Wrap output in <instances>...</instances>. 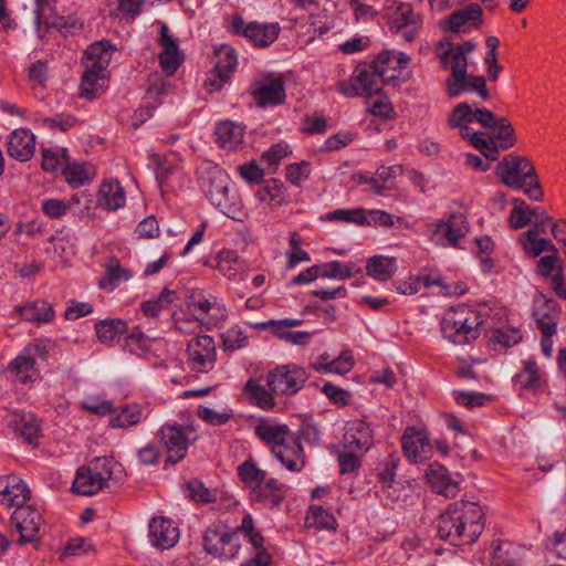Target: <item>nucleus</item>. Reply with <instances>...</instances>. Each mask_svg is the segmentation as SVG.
I'll use <instances>...</instances> for the list:
<instances>
[{
	"mask_svg": "<svg viewBox=\"0 0 566 566\" xmlns=\"http://www.w3.org/2000/svg\"><path fill=\"white\" fill-rule=\"evenodd\" d=\"M447 123L490 160H496L500 150L513 147L516 140L507 118L497 117L491 111L468 102L457 104Z\"/></svg>",
	"mask_w": 566,
	"mask_h": 566,
	"instance_id": "nucleus-1",
	"label": "nucleus"
},
{
	"mask_svg": "<svg viewBox=\"0 0 566 566\" xmlns=\"http://www.w3.org/2000/svg\"><path fill=\"white\" fill-rule=\"evenodd\" d=\"M437 530L440 538L452 545L472 544L484 530V512L474 502H454L440 515Z\"/></svg>",
	"mask_w": 566,
	"mask_h": 566,
	"instance_id": "nucleus-2",
	"label": "nucleus"
},
{
	"mask_svg": "<svg viewBox=\"0 0 566 566\" xmlns=\"http://www.w3.org/2000/svg\"><path fill=\"white\" fill-rule=\"evenodd\" d=\"M199 184L209 202L227 217L235 221H244L248 212L244 209L238 189L230 176L219 166L209 165L199 171Z\"/></svg>",
	"mask_w": 566,
	"mask_h": 566,
	"instance_id": "nucleus-3",
	"label": "nucleus"
},
{
	"mask_svg": "<svg viewBox=\"0 0 566 566\" xmlns=\"http://www.w3.org/2000/svg\"><path fill=\"white\" fill-rule=\"evenodd\" d=\"M254 434L268 447L274 458L289 471L300 472L305 465L302 443L284 423L262 418L254 427Z\"/></svg>",
	"mask_w": 566,
	"mask_h": 566,
	"instance_id": "nucleus-4",
	"label": "nucleus"
},
{
	"mask_svg": "<svg viewBox=\"0 0 566 566\" xmlns=\"http://www.w3.org/2000/svg\"><path fill=\"white\" fill-rule=\"evenodd\" d=\"M157 437L166 450L167 461L176 464L186 458L190 443L197 439V433L191 423L168 422L160 427Z\"/></svg>",
	"mask_w": 566,
	"mask_h": 566,
	"instance_id": "nucleus-5",
	"label": "nucleus"
},
{
	"mask_svg": "<svg viewBox=\"0 0 566 566\" xmlns=\"http://www.w3.org/2000/svg\"><path fill=\"white\" fill-rule=\"evenodd\" d=\"M384 85H387L385 77L370 63L357 65L348 82L340 83L338 88L347 97L364 96L370 99L382 92Z\"/></svg>",
	"mask_w": 566,
	"mask_h": 566,
	"instance_id": "nucleus-6",
	"label": "nucleus"
},
{
	"mask_svg": "<svg viewBox=\"0 0 566 566\" xmlns=\"http://www.w3.org/2000/svg\"><path fill=\"white\" fill-rule=\"evenodd\" d=\"M240 547L237 527L231 528L223 522L217 521L205 531L203 549L209 555L230 559L238 555Z\"/></svg>",
	"mask_w": 566,
	"mask_h": 566,
	"instance_id": "nucleus-7",
	"label": "nucleus"
},
{
	"mask_svg": "<svg viewBox=\"0 0 566 566\" xmlns=\"http://www.w3.org/2000/svg\"><path fill=\"white\" fill-rule=\"evenodd\" d=\"M308 379L306 369L296 364L275 367L266 375V385L279 396H293L298 392Z\"/></svg>",
	"mask_w": 566,
	"mask_h": 566,
	"instance_id": "nucleus-8",
	"label": "nucleus"
},
{
	"mask_svg": "<svg viewBox=\"0 0 566 566\" xmlns=\"http://www.w3.org/2000/svg\"><path fill=\"white\" fill-rule=\"evenodd\" d=\"M495 174L505 186L521 189L527 185V180L534 177L536 171L528 158L507 155L497 164Z\"/></svg>",
	"mask_w": 566,
	"mask_h": 566,
	"instance_id": "nucleus-9",
	"label": "nucleus"
},
{
	"mask_svg": "<svg viewBox=\"0 0 566 566\" xmlns=\"http://www.w3.org/2000/svg\"><path fill=\"white\" fill-rule=\"evenodd\" d=\"M410 62V56L403 52L396 50H385L380 52L376 60L371 63L384 77L387 85H396L398 81L407 82L410 73L402 74Z\"/></svg>",
	"mask_w": 566,
	"mask_h": 566,
	"instance_id": "nucleus-10",
	"label": "nucleus"
},
{
	"mask_svg": "<svg viewBox=\"0 0 566 566\" xmlns=\"http://www.w3.org/2000/svg\"><path fill=\"white\" fill-rule=\"evenodd\" d=\"M251 95L260 107L281 105L286 98L285 82L279 74H269L252 85Z\"/></svg>",
	"mask_w": 566,
	"mask_h": 566,
	"instance_id": "nucleus-11",
	"label": "nucleus"
},
{
	"mask_svg": "<svg viewBox=\"0 0 566 566\" xmlns=\"http://www.w3.org/2000/svg\"><path fill=\"white\" fill-rule=\"evenodd\" d=\"M188 366L197 373H208L216 364V344L212 337L203 335L192 338L187 346Z\"/></svg>",
	"mask_w": 566,
	"mask_h": 566,
	"instance_id": "nucleus-12",
	"label": "nucleus"
},
{
	"mask_svg": "<svg viewBox=\"0 0 566 566\" xmlns=\"http://www.w3.org/2000/svg\"><path fill=\"white\" fill-rule=\"evenodd\" d=\"M302 322L303 321H262L255 323L252 327L268 331L277 338L292 345L304 346L311 343L315 332L294 331L293 327L300 325Z\"/></svg>",
	"mask_w": 566,
	"mask_h": 566,
	"instance_id": "nucleus-13",
	"label": "nucleus"
},
{
	"mask_svg": "<svg viewBox=\"0 0 566 566\" xmlns=\"http://www.w3.org/2000/svg\"><path fill=\"white\" fill-rule=\"evenodd\" d=\"M468 230L465 217L455 213L436 224L431 239L443 247H458L460 239L468 233Z\"/></svg>",
	"mask_w": 566,
	"mask_h": 566,
	"instance_id": "nucleus-14",
	"label": "nucleus"
},
{
	"mask_svg": "<svg viewBox=\"0 0 566 566\" xmlns=\"http://www.w3.org/2000/svg\"><path fill=\"white\" fill-rule=\"evenodd\" d=\"M11 520L20 533V543L35 541L43 524L41 513L30 504L18 506L11 515Z\"/></svg>",
	"mask_w": 566,
	"mask_h": 566,
	"instance_id": "nucleus-15",
	"label": "nucleus"
},
{
	"mask_svg": "<svg viewBox=\"0 0 566 566\" xmlns=\"http://www.w3.org/2000/svg\"><path fill=\"white\" fill-rule=\"evenodd\" d=\"M441 64L450 66L451 74L446 78L447 94L450 98L460 96V83L465 80L468 74V61L463 53H450L444 51L440 54Z\"/></svg>",
	"mask_w": 566,
	"mask_h": 566,
	"instance_id": "nucleus-16",
	"label": "nucleus"
},
{
	"mask_svg": "<svg viewBox=\"0 0 566 566\" xmlns=\"http://www.w3.org/2000/svg\"><path fill=\"white\" fill-rule=\"evenodd\" d=\"M40 348L36 345H29L9 364L8 371L11 373L18 381L27 384L34 381L39 377L36 368V357Z\"/></svg>",
	"mask_w": 566,
	"mask_h": 566,
	"instance_id": "nucleus-17",
	"label": "nucleus"
},
{
	"mask_svg": "<svg viewBox=\"0 0 566 566\" xmlns=\"http://www.w3.org/2000/svg\"><path fill=\"white\" fill-rule=\"evenodd\" d=\"M374 443L373 429L361 419H354L346 423L343 446L350 451L365 452Z\"/></svg>",
	"mask_w": 566,
	"mask_h": 566,
	"instance_id": "nucleus-18",
	"label": "nucleus"
},
{
	"mask_svg": "<svg viewBox=\"0 0 566 566\" xmlns=\"http://www.w3.org/2000/svg\"><path fill=\"white\" fill-rule=\"evenodd\" d=\"M30 489L22 479L14 474L0 476V503L12 507L25 505L30 499Z\"/></svg>",
	"mask_w": 566,
	"mask_h": 566,
	"instance_id": "nucleus-19",
	"label": "nucleus"
},
{
	"mask_svg": "<svg viewBox=\"0 0 566 566\" xmlns=\"http://www.w3.org/2000/svg\"><path fill=\"white\" fill-rule=\"evenodd\" d=\"M148 538L158 549H169L179 539V531L172 521L166 517H154L149 523Z\"/></svg>",
	"mask_w": 566,
	"mask_h": 566,
	"instance_id": "nucleus-20",
	"label": "nucleus"
},
{
	"mask_svg": "<svg viewBox=\"0 0 566 566\" xmlns=\"http://www.w3.org/2000/svg\"><path fill=\"white\" fill-rule=\"evenodd\" d=\"M401 444L405 455L415 462L427 460L431 453V444L426 432L413 427L405 430Z\"/></svg>",
	"mask_w": 566,
	"mask_h": 566,
	"instance_id": "nucleus-21",
	"label": "nucleus"
},
{
	"mask_svg": "<svg viewBox=\"0 0 566 566\" xmlns=\"http://www.w3.org/2000/svg\"><path fill=\"white\" fill-rule=\"evenodd\" d=\"M159 44L161 46L159 54L160 66L166 75L171 76L182 63L184 57L179 52L178 41L172 38L168 27L165 24L160 29Z\"/></svg>",
	"mask_w": 566,
	"mask_h": 566,
	"instance_id": "nucleus-22",
	"label": "nucleus"
},
{
	"mask_svg": "<svg viewBox=\"0 0 566 566\" xmlns=\"http://www.w3.org/2000/svg\"><path fill=\"white\" fill-rule=\"evenodd\" d=\"M35 151V136L28 128H18L8 137L7 153L11 158L25 163L30 160Z\"/></svg>",
	"mask_w": 566,
	"mask_h": 566,
	"instance_id": "nucleus-23",
	"label": "nucleus"
},
{
	"mask_svg": "<svg viewBox=\"0 0 566 566\" xmlns=\"http://www.w3.org/2000/svg\"><path fill=\"white\" fill-rule=\"evenodd\" d=\"M426 478L430 488L440 495L446 497L457 496L460 488L459 482L454 480L447 468L433 462L429 464L426 471Z\"/></svg>",
	"mask_w": 566,
	"mask_h": 566,
	"instance_id": "nucleus-24",
	"label": "nucleus"
},
{
	"mask_svg": "<svg viewBox=\"0 0 566 566\" xmlns=\"http://www.w3.org/2000/svg\"><path fill=\"white\" fill-rule=\"evenodd\" d=\"M441 321L440 328L444 338L457 345H464L478 338L480 321Z\"/></svg>",
	"mask_w": 566,
	"mask_h": 566,
	"instance_id": "nucleus-25",
	"label": "nucleus"
},
{
	"mask_svg": "<svg viewBox=\"0 0 566 566\" xmlns=\"http://www.w3.org/2000/svg\"><path fill=\"white\" fill-rule=\"evenodd\" d=\"M419 287H440V294L444 296H460L467 293L468 286L463 282L447 283L439 270L423 269L417 276Z\"/></svg>",
	"mask_w": 566,
	"mask_h": 566,
	"instance_id": "nucleus-26",
	"label": "nucleus"
},
{
	"mask_svg": "<svg viewBox=\"0 0 566 566\" xmlns=\"http://www.w3.org/2000/svg\"><path fill=\"white\" fill-rule=\"evenodd\" d=\"M125 202L126 195L124 188L117 180H105L102 182L96 198L97 207L107 211H116L123 208Z\"/></svg>",
	"mask_w": 566,
	"mask_h": 566,
	"instance_id": "nucleus-27",
	"label": "nucleus"
},
{
	"mask_svg": "<svg viewBox=\"0 0 566 566\" xmlns=\"http://www.w3.org/2000/svg\"><path fill=\"white\" fill-rule=\"evenodd\" d=\"M286 496L285 484L279 482L275 478H269V481L256 491L253 502L263 504L265 507L275 509L282 504Z\"/></svg>",
	"mask_w": 566,
	"mask_h": 566,
	"instance_id": "nucleus-28",
	"label": "nucleus"
},
{
	"mask_svg": "<svg viewBox=\"0 0 566 566\" xmlns=\"http://www.w3.org/2000/svg\"><path fill=\"white\" fill-rule=\"evenodd\" d=\"M279 33V23L261 24L258 22H251L243 30V35L248 38L254 45L261 48L273 43L277 39Z\"/></svg>",
	"mask_w": 566,
	"mask_h": 566,
	"instance_id": "nucleus-29",
	"label": "nucleus"
},
{
	"mask_svg": "<svg viewBox=\"0 0 566 566\" xmlns=\"http://www.w3.org/2000/svg\"><path fill=\"white\" fill-rule=\"evenodd\" d=\"M217 143L224 149H237L242 144L244 128L232 120L219 123L216 127Z\"/></svg>",
	"mask_w": 566,
	"mask_h": 566,
	"instance_id": "nucleus-30",
	"label": "nucleus"
},
{
	"mask_svg": "<svg viewBox=\"0 0 566 566\" xmlns=\"http://www.w3.org/2000/svg\"><path fill=\"white\" fill-rule=\"evenodd\" d=\"M10 423L14 432L29 443L40 436V422L32 412L13 413Z\"/></svg>",
	"mask_w": 566,
	"mask_h": 566,
	"instance_id": "nucleus-31",
	"label": "nucleus"
},
{
	"mask_svg": "<svg viewBox=\"0 0 566 566\" xmlns=\"http://www.w3.org/2000/svg\"><path fill=\"white\" fill-rule=\"evenodd\" d=\"M72 489L81 495H94L103 490L104 485L98 479V473L90 464L77 470Z\"/></svg>",
	"mask_w": 566,
	"mask_h": 566,
	"instance_id": "nucleus-32",
	"label": "nucleus"
},
{
	"mask_svg": "<svg viewBox=\"0 0 566 566\" xmlns=\"http://www.w3.org/2000/svg\"><path fill=\"white\" fill-rule=\"evenodd\" d=\"M397 271V260L392 256L374 255L367 260L366 273L371 279L386 282Z\"/></svg>",
	"mask_w": 566,
	"mask_h": 566,
	"instance_id": "nucleus-33",
	"label": "nucleus"
},
{
	"mask_svg": "<svg viewBox=\"0 0 566 566\" xmlns=\"http://www.w3.org/2000/svg\"><path fill=\"white\" fill-rule=\"evenodd\" d=\"M181 300V291L165 287L158 297L144 302L142 304V310L145 315L157 316L164 310H167L172 305L177 306Z\"/></svg>",
	"mask_w": 566,
	"mask_h": 566,
	"instance_id": "nucleus-34",
	"label": "nucleus"
},
{
	"mask_svg": "<svg viewBox=\"0 0 566 566\" xmlns=\"http://www.w3.org/2000/svg\"><path fill=\"white\" fill-rule=\"evenodd\" d=\"M112 45L107 41L91 44L85 51V66L96 69L97 72H106L112 60Z\"/></svg>",
	"mask_w": 566,
	"mask_h": 566,
	"instance_id": "nucleus-35",
	"label": "nucleus"
},
{
	"mask_svg": "<svg viewBox=\"0 0 566 566\" xmlns=\"http://www.w3.org/2000/svg\"><path fill=\"white\" fill-rule=\"evenodd\" d=\"M515 381L522 389L543 390V375L534 358L523 361V368L515 375Z\"/></svg>",
	"mask_w": 566,
	"mask_h": 566,
	"instance_id": "nucleus-36",
	"label": "nucleus"
},
{
	"mask_svg": "<svg viewBox=\"0 0 566 566\" xmlns=\"http://www.w3.org/2000/svg\"><path fill=\"white\" fill-rule=\"evenodd\" d=\"M91 465L94 471L98 473V479L104 488H109V482H118L124 478L123 465L113 458H96L91 462Z\"/></svg>",
	"mask_w": 566,
	"mask_h": 566,
	"instance_id": "nucleus-37",
	"label": "nucleus"
},
{
	"mask_svg": "<svg viewBox=\"0 0 566 566\" xmlns=\"http://www.w3.org/2000/svg\"><path fill=\"white\" fill-rule=\"evenodd\" d=\"M482 14V8L478 3H471L450 14L448 30L453 33H458L461 31L462 27L469 23L476 25L481 22Z\"/></svg>",
	"mask_w": 566,
	"mask_h": 566,
	"instance_id": "nucleus-38",
	"label": "nucleus"
},
{
	"mask_svg": "<svg viewBox=\"0 0 566 566\" xmlns=\"http://www.w3.org/2000/svg\"><path fill=\"white\" fill-rule=\"evenodd\" d=\"M219 272L229 280L241 277L244 272V262L233 250H222L217 256Z\"/></svg>",
	"mask_w": 566,
	"mask_h": 566,
	"instance_id": "nucleus-39",
	"label": "nucleus"
},
{
	"mask_svg": "<svg viewBox=\"0 0 566 566\" xmlns=\"http://www.w3.org/2000/svg\"><path fill=\"white\" fill-rule=\"evenodd\" d=\"M133 276V273L120 266L119 262L115 258H111L106 262V273L99 280L98 286L102 290H114L122 282L128 281Z\"/></svg>",
	"mask_w": 566,
	"mask_h": 566,
	"instance_id": "nucleus-40",
	"label": "nucleus"
},
{
	"mask_svg": "<svg viewBox=\"0 0 566 566\" xmlns=\"http://www.w3.org/2000/svg\"><path fill=\"white\" fill-rule=\"evenodd\" d=\"M492 557L496 566H517L520 548L511 542L496 541L492 544Z\"/></svg>",
	"mask_w": 566,
	"mask_h": 566,
	"instance_id": "nucleus-41",
	"label": "nucleus"
},
{
	"mask_svg": "<svg viewBox=\"0 0 566 566\" xmlns=\"http://www.w3.org/2000/svg\"><path fill=\"white\" fill-rule=\"evenodd\" d=\"M143 420V408L142 406L126 405L120 407L114 416L109 419V426L112 428L126 429L139 424Z\"/></svg>",
	"mask_w": 566,
	"mask_h": 566,
	"instance_id": "nucleus-42",
	"label": "nucleus"
},
{
	"mask_svg": "<svg viewBox=\"0 0 566 566\" xmlns=\"http://www.w3.org/2000/svg\"><path fill=\"white\" fill-rule=\"evenodd\" d=\"M86 71L81 81V95L86 98H95L104 91L106 72H97L96 69L85 66Z\"/></svg>",
	"mask_w": 566,
	"mask_h": 566,
	"instance_id": "nucleus-43",
	"label": "nucleus"
},
{
	"mask_svg": "<svg viewBox=\"0 0 566 566\" xmlns=\"http://www.w3.org/2000/svg\"><path fill=\"white\" fill-rule=\"evenodd\" d=\"M63 175L72 187H81L88 184L94 177V168L90 164L70 163L67 160Z\"/></svg>",
	"mask_w": 566,
	"mask_h": 566,
	"instance_id": "nucleus-44",
	"label": "nucleus"
},
{
	"mask_svg": "<svg viewBox=\"0 0 566 566\" xmlns=\"http://www.w3.org/2000/svg\"><path fill=\"white\" fill-rule=\"evenodd\" d=\"M523 251L527 256L537 258L544 251L557 253L556 247L548 240L534 237L533 232H523L518 239Z\"/></svg>",
	"mask_w": 566,
	"mask_h": 566,
	"instance_id": "nucleus-45",
	"label": "nucleus"
},
{
	"mask_svg": "<svg viewBox=\"0 0 566 566\" xmlns=\"http://www.w3.org/2000/svg\"><path fill=\"white\" fill-rule=\"evenodd\" d=\"M181 296L185 298L189 308H193L200 314H209L210 311H214L217 308L219 314L223 316V313H221V307L216 303L214 297H207L202 291H181Z\"/></svg>",
	"mask_w": 566,
	"mask_h": 566,
	"instance_id": "nucleus-46",
	"label": "nucleus"
},
{
	"mask_svg": "<svg viewBox=\"0 0 566 566\" xmlns=\"http://www.w3.org/2000/svg\"><path fill=\"white\" fill-rule=\"evenodd\" d=\"M255 196L261 202L275 208L285 201V188L281 182L273 179L260 187Z\"/></svg>",
	"mask_w": 566,
	"mask_h": 566,
	"instance_id": "nucleus-47",
	"label": "nucleus"
},
{
	"mask_svg": "<svg viewBox=\"0 0 566 566\" xmlns=\"http://www.w3.org/2000/svg\"><path fill=\"white\" fill-rule=\"evenodd\" d=\"M95 331L102 343L111 344L127 333L126 321H97Z\"/></svg>",
	"mask_w": 566,
	"mask_h": 566,
	"instance_id": "nucleus-48",
	"label": "nucleus"
},
{
	"mask_svg": "<svg viewBox=\"0 0 566 566\" xmlns=\"http://www.w3.org/2000/svg\"><path fill=\"white\" fill-rule=\"evenodd\" d=\"M306 525L316 530H336L335 516L323 506L313 505L306 515Z\"/></svg>",
	"mask_w": 566,
	"mask_h": 566,
	"instance_id": "nucleus-49",
	"label": "nucleus"
},
{
	"mask_svg": "<svg viewBox=\"0 0 566 566\" xmlns=\"http://www.w3.org/2000/svg\"><path fill=\"white\" fill-rule=\"evenodd\" d=\"M359 272L360 268L355 263L332 261L321 264V277L345 280Z\"/></svg>",
	"mask_w": 566,
	"mask_h": 566,
	"instance_id": "nucleus-50",
	"label": "nucleus"
},
{
	"mask_svg": "<svg viewBox=\"0 0 566 566\" xmlns=\"http://www.w3.org/2000/svg\"><path fill=\"white\" fill-rule=\"evenodd\" d=\"M245 394L260 408L269 410L274 407V399L271 389H266L254 379L248 380L244 387Z\"/></svg>",
	"mask_w": 566,
	"mask_h": 566,
	"instance_id": "nucleus-51",
	"label": "nucleus"
},
{
	"mask_svg": "<svg viewBox=\"0 0 566 566\" xmlns=\"http://www.w3.org/2000/svg\"><path fill=\"white\" fill-rule=\"evenodd\" d=\"M514 208L511 210L509 222L512 229L518 230L531 223L534 212H537L539 207L531 208L522 199H515Z\"/></svg>",
	"mask_w": 566,
	"mask_h": 566,
	"instance_id": "nucleus-52",
	"label": "nucleus"
},
{
	"mask_svg": "<svg viewBox=\"0 0 566 566\" xmlns=\"http://www.w3.org/2000/svg\"><path fill=\"white\" fill-rule=\"evenodd\" d=\"M15 313L24 318H53L54 316L52 305L45 300L18 305Z\"/></svg>",
	"mask_w": 566,
	"mask_h": 566,
	"instance_id": "nucleus-53",
	"label": "nucleus"
},
{
	"mask_svg": "<svg viewBox=\"0 0 566 566\" xmlns=\"http://www.w3.org/2000/svg\"><path fill=\"white\" fill-rule=\"evenodd\" d=\"M53 2L54 0H35V29L40 38L44 36L45 32L50 29V24H55Z\"/></svg>",
	"mask_w": 566,
	"mask_h": 566,
	"instance_id": "nucleus-54",
	"label": "nucleus"
},
{
	"mask_svg": "<svg viewBox=\"0 0 566 566\" xmlns=\"http://www.w3.org/2000/svg\"><path fill=\"white\" fill-rule=\"evenodd\" d=\"M69 160L67 150L62 147H52L42 150V168L48 172L64 170Z\"/></svg>",
	"mask_w": 566,
	"mask_h": 566,
	"instance_id": "nucleus-55",
	"label": "nucleus"
},
{
	"mask_svg": "<svg viewBox=\"0 0 566 566\" xmlns=\"http://www.w3.org/2000/svg\"><path fill=\"white\" fill-rule=\"evenodd\" d=\"M266 473L268 472L262 470L252 458L247 459L238 467V475L249 490L263 480Z\"/></svg>",
	"mask_w": 566,
	"mask_h": 566,
	"instance_id": "nucleus-56",
	"label": "nucleus"
},
{
	"mask_svg": "<svg viewBox=\"0 0 566 566\" xmlns=\"http://www.w3.org/2000/svg\"><path fill=\"white\" fill-rule=\"evenodd\" d=\"M420 17L415 13L409 4L401 3L390 17V25L394 29H403L410 25H420Z\"/></svg>",
	"mask_w": 566,
	"mask_h": 566,
	"instance_id": "nucleus-57",
	"label": "nucleus"
},
{
	"mask_svg": "<svg viewBox=\"0 0 566 566\" xmlns=\"http://www.w3.org/2000/svg\"><path fill=\"white\" fill-rule=\"evenodd\" d=\"M216 56L218 61L216 66L218 72H221L224 77H231L237 66V55L230 45L222 44L216 49Z\"/></svg>",
	"mask_w": 566,
	"mask_h": 566,
	"instance_id": "nucleus-58",
	"label": "nucleus"
},
{
	"mask_svg": "<svg viewBox=\"0 0 566 566\" xmlns=\"http://www.w3.org/2000/svg\"><path fill=\"white\" fill-rule=\"evenodd\" d=\"M328 221L347 222L364 226L366 220V210L364 208L356 209H336L325 217Z\"/></svg>",
	"mask_w": 566,
	"mask_h": 566,
	"instance_id": "nucleus-59",
	"label": "nucleus"
},
{
	"mask_svg": "<svg viewBox=\"0 0 566 566\" xmlns=\"http://www.w3.org/2000/svg\"><path fill=\"white\" fill-rule=\"evenodd\" d=\"M521 339V331L509 325L494 329L490 336L491 343L501 345L504 348L517 344Z\"/></svg>",
	"mask_w": 566,
	"mask_h": 566,
	"instance_id": "nucleus-60",
	"label": "nucleus"
},
{
	"mask_svg": "<svg viewBox=\"0 0 566 566\" xmlns=\"http://www.w3.org/2000/svg\"><path fill=\"white\" fill-rule=\"evenodd\" d=\"M460 95L464 92H472L484 101L490 98V93L486 88V81L484 76L467 74L465 80L460 83Z\"/></svg>",
	"mask_w": 566,
	"mask_h": 566,
	"instance_id": "nucleus-61",
	"label": "nucleus"
},
{
	"mask_svg": "<svg viewBox=\"0 0 566 566\" xmlns=\"http://www.w3.org/2000/svg\"><path fill=\"white\" fill-rule=\"evenodd\" d=\"M71 209L70 201L56 198H46L41 201L42 212L50 219H60Z\"/></svg>",
	"mask_w": 566,
	"mask_h": 566,
	"instance_id": "nucleus-62",
	"label": "nucleus"
},
{
	"mask_svg": "<svg viewBox=\"0 0 566 566\" xmlns=\"http://www.w3.org/2000/svg\"><path fill=\"white\" fill-rule=\"evenodd\" d=\"M538 329L542 333L541 348L543 354L549 358L553 355V336L557 332V324L554 321H536Z\"/></svg>",
	"mask_w": 566,
	"mask_h": 566,
	"instance_id": "nucleus-63",
	"label": "nucleus"
},
{
	"mask_svg": "<svg viewBox=\"0 0 566 566\" xmlns=\"http://www.w3.org/2000/svg\"><path fill=\"white\" fill-rule=\"evenodd\" d=\"M197 416L211 426H222L227 423L232 417V410L216 411L214 409L200 406L197 410Z\"/></svg>",
	"mask_w": 566,
	"mask_h": 566,
	"instance_id": "nucleus-64",
	"label": "nucleus"
}]
</instances>
